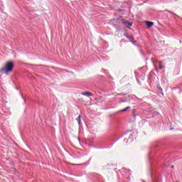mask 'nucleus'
I'll use <instances>...</instances> for the list:
<instances>
[{"mask_svg":"<svg viewBox=\"0 0 182 182\" xmlns=\"http://www.w3.org/2000/svg\"><path fill=\"white\" fill-rule=\"evenodd\" d=\"M12 70H14V62L9 61L0 69V73L8 75Z\"/></svg>","mask_w":182,"mask_h":182,"instance_id":"1","label":"nucleus"},{"mask_svg":"<svg viewBox=\"0 0 182 182\" xmlns=\"http://www.w3.org/2000/svg\"><path fill=\"white\" fill-rule=\"evenodd\" d=\"M146 25L147 28H151V26H153V25H154V23H153L151 21H146Z\"/></svg>","mask_w":182,"mask_h":182,"instance_id":"2","label":"nucleus"},{"mask_svg":"<svg viewBox=\"0 0 182 182\" xmlns=\"http://www.w3.org/2000/svg\"><path fill=\"white\" fill-rule=\"evenodd\" d=\"M82 96H92L93 95L90 92H82Z\"/></svg>","mask_w":182,"mask_h":182,"instance_id":"3","label":"nucleus"},{"mask_svg":"<svg viewBox=\"0 0 182 182\" xmlns=\"http://www.w3.org/2000/svg\"><path fill=\"white\" fill-rule=\"evenodd\" d=\"M76 120H77L78 124H80V122H81L80 115H79L78 117L76 118Z\"/></svg>","mask_w":182,"mask_h":182,"instance_id":"4","label":"nucleus"},{"mask_svg":"<svg viewBox=\"0 0 182 182\" xmlns=\"http://www.w3.org/2000/svg\"><path fill=\"white\" fill-rule=\"evenodd\" d=\"M130 109V107H127L125 109L121 110V112H127V110H129Z\"/></svg>","mask_w":182,"mask_h":182,"instance_id":"5","label":"nucleus"},{"mask_svg":"<svg viewBox=\"0 0 182 182\" xmlns=\"http://www.w3.org/2000/svg\"><path fill=\"white\" fill-rule=\"evenodd\" d=\"M126 25H128L129 26H132V23H130V22H127V23H126Z\"/></svg>","mask_w":182,"mask_h":182,"instance_id":"6","label":"nucleus"},{"mask_svg":"<svg viewBox=\"0 0 182 182\" xmlns=\"http://www.w3.org/2000/svg\"><path fill=\"white\" fill-rule=\"evenodd\" d=\"M159 69H163V65H161V64L159 63Z\"/></svg>","mask_w":182,"mask_h":182,"instance_id":"7","label":"nucleus"},{"mask_svg":"<svg viewBox=\"0 0 182 182\" xmlns=\"http://www.w3.org/2000/svg\"><path fill=\"white\" fill-rule=\"evenodd\" d=\"M159 90H163V89H161V87H159Z\"/></svg>","mask_w":182,"mask_h":182,"instance_id":"8","label":"nucleus"}]
</instances>
